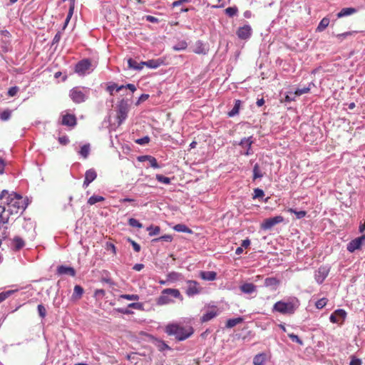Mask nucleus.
<instances>
[{
	"label": "nucleus",
	"mask_w": 365,
	"mask_h": 365,
	"mask_svg": "<svg viewBox=\"0 0 365 365\" xmlns=\"http://www.w3.org/2000/svg\"><path fill=\"white\" fill-rule=\"evenodd\" d=\"M358 11L357 9L352 7L343 8L337 14V18H342L344 16L352 15Z\"/></svg>",
	"instance_id": "obj_22"
},
{
	"label": "nucleus",
	"mask_w": 365,
	"mask_h": 365,
	"mask_svg": "<svg viewBox=\"0 0 365 365\" xmlns=\"http://www.w3.org/2000/svg\"><path fill=\"white\" fill-rule=\"evenodd\" d=\"M69 96L74 103H81L88 98L87 88H83L81 89L78 87H75L70 91Z\"/></svg>",
	"instance_id": "obj_6"
},
{
	"label": "nucleus",
	"mask_w": 365,
	"mask_h": 365,
	"mask_svg": "<svg viewBox=\"0 0 365 365\" xmlns=\"http://www.w3.org/2000/svg\"><path fill=\"white\" fill-rule=\"evenodd\" d=\"M11 112L9 110H5L0 114V118L2 120H7L10 118Z\"/></svg>",
	"instance_id": "obj_50"
},
{
	"label": "nucleus",
	"mask_w": 365,
	"mask_h": 365,
	"mask_svg": "<svg viewBox=\"0 0 365 365\" xmlns=\"http://www.w3.org/2000/svg\"><path fill=\"white\" fill-rule=\"evenodd\" d=\"M150 163V165L153 168H159L160 165H158L157 160L154 157L150 158V160H148Z\"/></svg>",
	"instance_id": "obj_59"
},
{
	"label": "nucleus",
	"mask_w": 365,
	"mask_h": 365,
	"mask_svg": "<svg viewBox=\"0 0 365 365\" xmlns=\"http://www.w3.org/2000/svg\"><path fill=\"white\" fill-rule=\"evenodd\" d=\"M101 281L102 282H106L107 284H108L110 286H113L115 285V283L110 278V277H103L101 279Z\"/></svg>",
	"instance_id": "obj_64"
},
{
	"label": "nucleus",
	"mask_w": 365,
	"mask_h": 365,
	"mask_svg": "<svg viewBox=\"0 0 365 365\" xmlns=\"http://www.w3.org/2000/svg\"><path fill=\"white\" fill-rule=\"evenodd\" d=\"M330 20L328 17H324L317 27V31L322 32L324 31L329 26Z\"/></svg>",
	"instance_id": "obj_28"
},
{
	"label": "nucleus",
	"mask_w": 365,
	"mask_h": 365,
	"mask_svg": "<svg viewBox=\"0 0 365 365\" xmlns=\"http://www.w3.org/2000/svg\"><path fill=\"white\" fill-rule=\"evenodd\" d=\"M173 298L183 300V297L178 289L167 288L164 289L160 295L156 299V304L162 306L173 302Z\"/></svg>",
	"instance_id": "obj_4"
},
{
	"label": "nucleus",
	"mask_w": 365,
	"mask_h": 365,
	"mask_svg": "<svg viewBox=\"0 0 365 365\" xmlns=\"http://www.w3.org/2000/svg\"><path fill=\"white\" fill-rule=\"evenodd\" d=\"M8 205V212L10 215L17 214L19 212L22 213L28 206V200L23 198L21 195L13 192L8 195L6 198Z\"/></svg>",
	"instance_id": "obj_1"
},
{
	"label": "nucleus",
	"mask_w": 365,
	"mask_h": 365,
	"mask_svg": "<svg viewBox=\"0 0 365 365\" xmlns=\"http://www.w3.org/2000/svg\"><path fill=\"white\" fill-rule=\"evenodd\" d=\"M180 277H181V274L180 273L175 272H170L168 274V279L169 280H172V281H176V280L179 279V278Z\"/></svg>",
	"instance_id": "obj_49"
},
{
	"label": "nucleus",
	"mask_w": 365,
	"mask_h": 365,
	"mask_svg": "<svg viewBox=\"0 0 365 365\" xmlns=\"http://www.w3.org/2000/svg\"><path fill=\"white\" fill-rule=\"evenodd\" d=\"M156 180L161 182V183H163V184H165V185H169L171 182L170 180V178H168V177H165L163 175H160V174H157L156 176Z\"/></svg>",
	"instance_id": "obj_40"
},
{
	"label": "nucleus",
	"mask_w": 365,
	"mask_h": 365,
	"mask_svg": "<svg viewBox=\"0 0 365 365\" xmlns=\"http://www.w3.org/2000/svg\"><path fill=\"white\" fill-rule=\"evenodd\" d=\"M105 200V198L100 195H93L90 197L88 200V204L90 205H93L98 202H103Z\"/></svg>",
	"instance_id": "obj_35"
},
{
	"label": "nucleus",
	"mask_w": 365,
	"mask_h": 365,
	"mask_svg": "<svg viewBox=\"0 0 365 365\" xmlns=\"http://www.w3.org/2000/svg\"><path fill=\"white\" fill-rule=\"evenodd\" d=\"M190 1V0H178V1H174L172 4V6L173 7H177V6H179L183 4L188 3Z\"/></svg>",
	"instance_id": "obj_62"
},
{
	"label": "nucleus",
	"mask_w": 365,
	"mask_h": 365,
	"mask_svg": "<svg viewBox=\"0 0 365 365\" xmlns=\"http://www.w3.org/2000/svg\"><path fill=\"white\" fill-rule=\"evenodd\" d=\"M289 211H290L291 212H294V213H295V215H296V216H297V217L298 219H301V218L304 217L306 215V212H305V211H303V210H301V211H298V212H297V211H295V210H292V209H290V210H289Z\"/></svg>",
	"instance_id": "obj_58"
},
{
	"label": "nucleus",
	"mask_w": 365,
	"mask_h": 365,
	"mask_svg": "<svg viewBox=\"0 0 365 365\" xmlns=\"http://www.w3.org/2000/svg\"><path fill=\"white\" fill-rule=\"evenodd\" d=\"M187 287L185 293L188 297H193L201 292L202 288L200 287L199 283L195 280H187Z\"/></svg>",
	"instance_id": "obj_9"
},
{
	"label": "nucleus",
	"mask_w": 365,
	"mask_h": 365,
	"mask_svg": "<svg viewBox=\"0 0 365 365\" xmlns=\"http://www.w3.org/2000/svg\"><path fill=\"white\" fill-rule=\"evenodd\" d=\"M97 178V173L96 170L93 168H91L86 170L85 173V179L83 183V187L84 188L87 187L90 183H91L96 178Z\"/></svg>",
	"instance_id": "obj_16"
},
{
	"label": "nucleus",
	"mask_w": 365,
	"mask_h": 365,
	"mask_svg": "<svg viewBox=\"0 0 365 365\" xmlns=\"http://www.w3.org/2000/svg\"><path fill=\"white\" fill-rule=\"evenodd\" d=\"M240 290L245 294H252L257 290V286L252 283H245L240 287Z\"/></svg>",
	"instance_id": "obj_23"
},
{
	"label": "nucleus",
	"mask_w": 365,
	"mask_h": 365,
	"mask_svg": "<svg viewBox=\"0 0 365 365\" xmlns=\"http://www.w3.org/2000/svg\"><path fill=\"white\" fill-rule=\"evenodd\" d=\"M128 240V242H130L131 245L133 246V250L136 252H139L140 251L141 247L139 244H138L136 242H135L134 240H133L130 238Z\"/></svg>",
	"instance_id": "obj_55"
},
{
	"label": "nucleus",
	"mask_w": 365,
	"mask_h": 365,
	"mask_svg": "<svg viewBox=\"0 0 365 365\" xmlns=\"http://www.w3.org/2000/svg\"><path fill=\"white\" fill-rule=\"evenodd\" d=\"M364 240V235L359 237L355 238L354 240H352L347 244L346 250L351 253L354 252L355 250L361 248Z\"/></svg>",
	"instance_id": "obj_13"
},
{
	"label": "nucleus",
	"mask_w": 365,
	"mask_h": 365,
	"mask_svg": "<svg viewBox=\"0 0 365 365\" xmlns=\"http://www.w3.org/2000/svg\"><path fill=\"white\" fill-rule=\"evenodd\" d=\"M19 88L18 86H13V87H11L9 91H8V95L9 96H14L16 95V93H18Z\"/></svg>",
	"instance_id": "obj_56"
},
{
	"label": "nucleus",
	"mask_w": 365,
	"mask_h": 365,
	"mask_svg": "<svg viewBox=\"0 0 365 365\" xmlns=\"http://www.w3.org/2000/svg\"><path fill=\"white\" fill-rule=\"evenodd\" d=\"M173 240V237L170 235H164L160 237L155 238L152 240V242H158L160 241H165V242H171Z\"/></svg>",
	"instance_id": "obj_41"
},
{
	"label": "nucleus",
	"mask_w": 365,
	"mask_h": 365,
	"mask_svg": "<svg viewBox=\"0 0 365 365\" xmlns=\"http://www.w3.org/2000/svg\"><path fill=\"white\" fill-rule=\"evenodd\" d=\"M147 230L149 232L150 236H155L160 233V228L159 226L150 225L147 228Z\"/></svg>",
	"instance_id": "obj_38"
},
{
	"label": "nucleus",
	"mask_w": 365,
	"mask_h": 365,
	"mask_svg": "<svg viewBox=\"0 0 365 365\" xmlns=\"http://www.w3.org/2000/svg\"><path fill=\"white\" fill-rule=\"evenodd\" d=\"M114 88H116V91H120L123 88H128L132 92H135L136 91V87L134 84L128 83L125 86H118L116 83L112 82L109 83L106 88V91L109 92L110 95L113 96Z\"/></svg>",
	"instance_id": "obj_10"
},
{
	"label": "nucleus",
	"mask_w": 365,
	"mask_h": 365,
	"mask_svg": "<svg viewBox=\"0 0 365 365\" xmlns=\"http://www.w3.org/2000/svg\"><path fill=\"white\" fill-rule=\"evenodd\" d=\"M106 294V292L104 289H96L95 292H94V296L98 297H104V295Z\"/></svg>",
	"instance_id": "obj_63"
},
{
	"label": "nucleus",
	"mask_w": 365,
	"mask_h": 365,
	"mask_svg": "<svg viewBox=\"0 0 365 365\" xmlns=\"http://www.w3.org/2000/svg\"><path fill=\"white\" fill-rule=\"evenodd\" d=\"M129 111V105L125 99H122L117 106V119L118 125L127 118L128 113Z\"/></svg>",
	"instance_id": "obj_7"
},
{
	"label": "nucleus",
	"mask_w": 365,
	"mask_h": 365,
	"mask_svg": "<svg viewBox=\"0 0 365 365\" xmlns=\"http://www.w3.org/2000/svg\"><path fill=\"white\" fill-rule=\"evenodd\" d=\"M346 317L345 310L339 309L335 310L329 317V320L332 323H339L340 321L343 322Z\"/></svg>",
	"instance_id": "obj_15"
},
{
	"label": "nucleus",
	"mask_w": 365,
	"mask_h": 365,
	"mask_svg": "<svg viewBox=\"0 0 365 365\" xmlns=\"http://www.w3.org/2000/svg\"><path fill=\"white\" fill-rule=\"evenodd\" d=\"M283 220L284 217L281 215L267 218L262 223L261 228L264 230H271L274 225L282 222Z\"/></svg>",
	"instance_id": "obj_8"
},
{
	"label": "nucleus",
	"mask_w": 365,
	"mask_h": 365,
	"mask_svg": "<svg viewBox=\"0 0 365 365\" xmlns=\"http://www.w3.org/2000/svg\"><path fill=\"white\" fill-rule=\"evenodd\" d=\"M165 332L170 336H175L178 341H183L190 337L192 333V328L181 327L175 324H168Z\"/></svg>",
	"instance_id": "obj_3"
},
{
	"label": "nucleus",
	"mask_w": 365,
	"mask_h": 365,
	"mask_svg": "<svg viewBox=\"0 0 365 365\" xmlns=\"http://www.w3.org/2000/svg\"><path fill=\"white\" fill-rule=\"evenodd\" d=\"M76 118L73 114L67 113L62 116L61 123L63 125L74 127L76 125Z\"/></svg>",
	"instance_id": "obj_20"
},
{
	"label": "nucleus",
	"mask_w": 365,
	"mask_h": 365,
	"mask_svg": "<svg viewBox=\"0 0 365 365\" xmlns=\"http://www.w3.org/2000/svg\"><path fill=\"white\" fill-rule=\"evenodd\" d=\"M90 150H91V148H90V144L89 143H87V144H85L83 145L81 148V150L80 151L78 152L79 154L83 158H87L89 155V153H90Z\"/></svg>",
	"instance_id": "obj_33"
},
{
	"label": "nucleus",
	"mask_w": 365,
	"mask_h": 365,
	"mask_svg": "<svg viewBox=\"0 0 365 365\" xmlns=\"http://www.w3.org/2000/svg\"><path fill=\"white\" fill-rule=\"evenodd\" d=\"M242 104V101L240 100H235V105L231 110H230L227 113L229 117H234L239 113L240 108Z\"/></svg>",
	"instance_id": "obj_26"
},
{
	"label": "nucleus",
	"mask_w": 365,
	"mask_h": 365,
	"mask_svg": "<svg viewBox=\"0 0 365 365\" xmlns=\"http://www.w3.org/2000/svg\"><path fill=\"white\" fill-rule=\"evenodd\" d=\"M91 61L89 58H83L79 61L75 66V73L80 76H83L93 71Z\"/></svg>",
	"instance_id": "obj_5"
},
{
	"label": "nucleus",
	"mask_w": 365,
	"mask_h": 365,
	"mask_svg": "<svg viewBox=\"0 0 365 365\" xmlns=\"http://www.w3.org/2000/svg\"><path fill=\"white\" fill-rule=\"evenodd\" d=\"M120 298L122 299H127V300H133V301H138L140 297L138 294H121L120 296Z\"/></svg>",
	"instance_id": "obj_45"
},
{
	"label": "nucleus",
	"mask_w": 365,
	"mask_h": 365,
	"mask_svg": "<svg viewBox=\"0 0 365 365\" xmlns=\"http://www.w3.org/2000/svg\"><path fill=\"white\" fill-rule=\"evenodd\" d=\"M266 354L260 353L257 354L253 359L254 365H264L266 361Z\"/></svg>",
	"instance_id": "obj_27"
},
{
	"label": "nucleus",
	"mask_w": 365,
	"mask_h": 365,
	"mask_svg": "<svg viewBox=\"0 0 365 365\" xmlns=\"http://www.w3.org/2000/svg\"><path fill=\"white\" fill-rule=\"evenodd\" d=\"M349 365H361V359L352 356L351 357Z\"/></svg>",
	"instance_id": "obj_60"
},
{
	"label": "nucleus",
	"mask_w": 365,
	"mask_h": 365,
	"mask_svg": "<svg viewBox=\"0 0 365 365\" xmlns=\"http://www.w3.org/2000/svg\"><path fill=\"white\" fill-rule=\"evenodd\" d=\"M57 273L61 275L67 274L74 277L76 275V270L71 267L60 265L57 267Z\"/></svg>",
	"instance_id": "obj_21"
},
{
	"label": "nucleus",
	"mask_w": 365,
	"mask_h": 365,
	"mask_svg": "<svg viewBox=\"0 0 365 365\" xmlns=\"http://www.w3.org/2000/svg\"><path fill=\"white\" fill-rule=\"evenodd\" d=\"M279 280L276 277H267L264 279V286L267 287H272V289H277L279 284Z\"/></svg>",
	"instance_id": "obj_25"
},
{
	"label": "nucleus",
	"mask_w": 365,
	"mask_h": 365,
	"mask_svg": "<svg viewBox=\"0 0 365 365\" xmlns=\"http://www.w3.org/2000/svg\"><path fill=\"white\" fill-rule=\"evenodd\" d=\"M38 312L41 318H45L46 315V309L43 304H38L37 307Z\"/></svg>",
	"instance_id": "obj_51"
},
{
	"label": "nucleus",
	"mask_w": 365,
	"mask_h": 365,
	"mask_svg": "<svg viewBox=\"0 0 365 365\" xmlns=\"http://www.w3.org/2000/svg\"><path fill=\"white\" fill-rule=\"evenodd\" d=\"M157 346H158L159 351H163L165 349H169V350L170 349V347L167 344H165V341H158Z\"/></svg>",
	"instance_id": "obj_52"
},
{
	"label": "nucleus",
	"mask_w": 365,
	"mask_h": 365,
	"mask_svg": "<svg viewBox=\"0 0 365 365\" xmlns=\"http://www.w3.org/2000/svg\"><path fill=\"white\" fill-rule=\"evenodd\" d=\"M187 47V43L185 41H179L177 44L173 46V49L174 51H180L185 50Z\"/></svg>",
	"instance_id": "obj_37"
},
{
	"label": "nucleus",
	"mask_w": 365,
	"mask_h": 365,
	"mask_svg": "<svg viewBox=\"0 0 365 365\" xmlns=\"http://www.w3.org/2000/svg\"><path fill=\"white\" fill-rule=\"evenodd\" d=\"M243 322L242 317L232 318L230 319L227 321L226 327L227 328H232L235 327L237 324Z\"/></svg>",
	"instance_id": "obj_31"
},
{
	"label": "nucleus",
	"mask_w": 365,
	"mask_h": 365,
	"mask_svg": "<svg viewBox=\"0 0 365 365\" xmlns=\"http://www.w3.org/2000/svg\"><path fill=\"white\" fill-rule=\"evenodd\" d=\"M14 290H8L0 293V303L6 300L12 294L14 293Z\"/></svg>",
	"instance_id": "obj_42"
},
{
	"label": "nucleus",
	"mask_w": 365,
	"mask_h": 365,
	"mask_svg": "<svg viewBox=\"0 0 365 365\" xmlns=\"http://www.w3.org/2000/svg\"><path fill=\"white\" fill-rule=\"evenodd\" d=\"M357 31H347V32H344V33H342V34H337L336 36L337 38L340 39V40H343L344 38L349 36H351L354 34H356Z\"/></svg>",
	"instance_id": "obj_46"
},
{
	"label": "nucleus",
	"mask_w": 365,
	"mask_h": 365,
	"mask_svg": "<svg viewBox=\"0 0 365 365\" xmlns=\"http://www.w3.org/2000/svg\"><path fill=\"white\" fill-rule=\"evenodd\" d=\"M288 336L289 337V339L292 341L296 342V343H297L299 345H302L303 344L302 340L297 335L292 333V334H289Z\"/></svg>",
	"instance_id": "obj_48"
},
{
	"label": "nucleus",
	"mask_w": 365,
	"mask_h": 365,
	"mask_svg": "<svg viewBox=\"0 0 365 365\" xmlns=\"http://www.w3.org/2000/svg\"><path fill=\"white\" fill-rule=\"evenodd\" d=\"M173 229L179 232L192 233V230L184 224H177Z\"/></svg>",
	"instance_id": "obj_32"
},
{
	"label": "nucleus",
	"mask_w": 365,
	"mask_h": 365,
	"mask_svg": "<svg viewBox=\"0 0 365 365\" xmlns=\"http://www.w3.org/2000/svg\"><path fill=\"white\" fill-rule=\"evenodd\" d=\"M58 142L61 145H66L69 143V139L66 135H63L58 138Z\"/></svg>",
	"instance_id": "obj_61"
},
{
	"label": "nucleus",
	"mask_w": 365,
	"mask_h": 365,
	"mask_svg": "<svg viewBox=\"0 0 365 365\" xmlns=\"http://www.w3.org/2000/svg\"><path fill=\"white\" fill-rule=\"evenodd\" d=\"M164 64V59L159 58L157 59H151L147 61H141L143 68L145 66L149 68L155 69Z\"/></svg>",
	"instance_id": "obj_17"
},
{
	"label": "nucleus",
	"mask_w": 365,
	"mask_h": 365,
	"mask_svg": "<svg viewBox=\"0 0 365 365\" xmlns=\"http://www.w3.org/2000/svg\"><path fill=\"white\" fill-rule=\"evenodd\" d=\"M192 51L197 54L205 55L208 53L209 48L202 41L198 40L195 42Z\"/></svg>",
	"instance_id": "obj_19"
},
{
	"label": "nucleus",
	"mask_w": 365,
	"mask_h": 365,
	"mask_svg": "<svg viewBox=\"0 0 365 365\" xmlns=\"http://www.w3.org/2000/svg\"><path fill=\"white\" fill-rule=\"evenodd\" d=\"M225 14L230 16V17H232L234 16H235L237 12H238V9L237 6H231V7H227L225 10Z\"/></svg>",
	"instance_id": "obj_39"
},
{
	"label": "nucleus",
	"mask_w": 365,
	"mask_h": 365,
	"mask_svg": "<svg viewBox=\"0 0 365 365\" xmlns=\"http://www.w3.org/2000/svg\"><path fill=\"white\" fill-rule=\"evenodd\" d=\"M83 292H84V290L81 286L76 285L73 289V293L72 295V298L75 299H81Z\"/></svg>",
	"instance_id": "obj_29"
},
{
	"label": "nucleus",
	"mask_w": 365,
	"mask_h": 365,
	"mask_svg": "<svg viewBox=\"0 0 365 365\" xmlns=\"http://www.w3.org/2000/svg\"><path fill=\"white\" fill-rule=\"evenodd\" d=\"M128 225L133 227L141 228L143 227L142 223L135 218H130L128 220Z\"/></svg>",
	"instance_id": "obj_44"
},
{
	"label": "nucleus",
	"mask_w": 365,
	"mask_h": 365,
	"mask_svg": "<svg viewBox=\"0 0 365 365\" xmlns=\"http://www.w3.org/2000/svg\"><path fill=\"white\" fill-rule=\"evenodd\" d=\"M128 307L140 310L143 309V304L139 302H133L128 304Z\"/></svg>",
	"instance_id": "obj_57"
},
{
	"label": "nucleus",
	"mask_w": 365,
	"mask_h": 365,
	"mask_svg": "<svg viewBox=\"0 0 365 365\" xmlns=\"http://www.w3.org/2000/svg\"><path fill=\"white\" fill-rule=\"evenodd\" d=\"M128 68H133L136 71H140L143 69V66H141V62L138 63L136 61H135L133 58H129L128 60Z\"/></svg>",
	"instance_id": "obj_30"
},
{
	"label": "nucleus",
	"mask_w": 365,
	"mask_h": 365,
	"mask_svg": "<svg viewBox=\"0 0 365 365\" xmlns=\"http://www.w3.org/2000/svg\"><path fill=\"white\" fill-rule=\"evenodd\" d=\"M329 269L327 267H320L314 274L315 280L318 284H322L328 276Z\"/></svg>",
	"instance_id": "obj_14"
},
{
	"label": "nucleus",
	"mask_w": 365,
	"mask_h": 365,
	"mask_svg": "<svg viewBox=\"0 0 365 365\" xmlns=\"http://www.w3.org/2000/svg\"><path fill=\"white\" fill-rule=\"evenodd\" d=\"M13 243L15 247V250H19L23 248L25 245L24 241L21 237L16 236L13 240Z\"/></svg>",
	"instance_id": "obj_34"
},
{
	"label": "nucleus",
	"mask_w": 365,
	"mask_h": 365,
	"mask_svg": "<svg viewBox=\"0 0 365 365\" xmlns=\"http://www.w3.org/2000/svg\"><path fill=\"white\" fill-rule=\"evenodd\" d=\"M299 301L297 297H291L287 301L281 300L277 302L272 307V311L282 314H293L299 307Z\"/></svg>",
	"instance_id": "obj_2"
},
{
	"label": "nucleus",
	"mask_w": 365,
	"mask_h": 365,
	"mask_svg": "<svg viewBox=\"0 0 365 365\" xmlns=\"http://www.w3.org/2000/svg\"><path fill=\"white\" fill-rule=\"evenodd\" d=\"M149 141H150V138L148 136H145L143 138L137 139L135 140V143L139 145H143L148 143Z\"/></svg>",
	"instance_id": "obj_54"
},
{
	"label": "nucleus",
	"mask_w": 365,
	"mask_h": 365,
	"mask_svg": "<svg viewBox=\"0 0 365 365\" xmlns=\"http://www.w3.org/2000/svg\"><path fill=\"white\" fill-rule=\"evenodd\" d=\"M310 91V88L309 87H304L302 88H297L295 91H294V95L295 96H301L302 94H305V93H308Z\"/></svg>",
	"instance_id": "obj_47"
},
{
	"label": "nucleus",
	"mask_w": 365,
	"mask_h": 365,
	"mask_svg": "<svg viewBox=\"0 0 365 365\" xmlns=\"http://www.w3.org/2000/svg\"><path fill=\"white\" fill-rule=\"evenodd\" d=\"M264 195V192L262 189L256 188L254 190V199L262 197Z\"/></svg>",
	"instance_id": "obj_53"
},
{
	"label": "nucleus",
	"mask_w": 365,
	"mask_h": 365,
	"mask_svg": "<svg viewBox=\"0 0 365 365\" xmlns=\"http://www.w3.org/2000/svg\"><path fill=\"white\" fill-rule=\"evenodd\" d=\"M200 277L206 281H213L216 279L217 273L214 271H202L200 272Z\"/></svg>",
	"instance_id": "obj_24"
},
{
	"label": "nucleus",
	"mask_w": 365,
	"mask_h": 365,
	"mask_svg": "<svg viewBox=\"0 0 365 365\" xmlns=\"http://www.w3.org/2000/svg\"><path fill=\"white\" fill-rule=\"evenodd\" d=\"M252 34V29L248 24L244 25L243 26L239 27L236 34L237 37L241 40L249 39Z\"/></svg>",
	"instance_id": "obj_12"
},
{
	"label": "nucleus",
	"mask_w": 365,
	"mask_h": 365,
	"mask_svg": "<svg viewBox=\"0 0 365 365\" xmlns=\"http://www.w3.org/2000/svg\"><path fill=\"white\" fill-rule=\"evenodd\" d=\"M328 302V299L327 298H322V299H319V300H317L315 303V307L319 309H321L322 308H324L327 303Z\"/></svg>",
	"instance_id": "obj_43"
},
{
	"label": "nucleus",
	"mask_w": 365,
	"mask_h": 365,
	"mask_svg": "<svg viewBox=\"0 0 365 365\" xmlns=\"http://www.w3.org/2000/svg\"><path fill=\"white\" fill-rule=\"evenodd\" d=\"M252 172H253V180H255L257 178H262L263 177V174L259 168V165L257 163H256L254 165Z\"/></svg>",
	"instance_id": "obj_36"
},
{
	"label": "nucleus",
	"mask_w": 365,
	"mask_h": 365,
	"mask_svg": "<svg viewBox=\"0 0 365 365\" xmlns=\"http://www.w3.org/2000/svg\"><path fill=\"white\" fill-rule=\"evenodd\" d=\"M253 143V137L250 136L247 138H242L238 145L246 150V151L243 154L248 156L253 153V151L252 150V145Z\"/></svg>",
	"instance_id": "obj_11"
},
{
	"label": "nucleus",
	"mask_w": 365,
	"mask_h": 365,
	"mask_svg": "<svg viewBox=\"0 0 365 365\" xmlns=\"http://www.w3.org/2000/svg\"><path fill=\"white\" fill-rule=\"evenodd\" d=\"M219 314V311L216 307H212L206 311L205 314L201 317V322H207L213 318L216 317Z\"/></svg>",
	"instance_id": "obj_18"
}]
</instances>
